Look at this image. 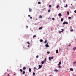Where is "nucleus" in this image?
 <instances>
[{"instance_id":"obj_51","label":"nucleus","mask_w":76,"mask_h":76,"mask_svg":"<svg viewBox=\"0 0 76 76\" xmlns=\"http://www.w3.org/2000/svg\"><path fill=\"white\" fill-rule=\"evenodd\" d=\"M36 20H37V19H36Z\"/></svg>"},{"instance_id":"obj_35","label":"nucleus","mask_w":76,"mask_h":76,"mask_svg":"<svg viewBox=\"0 0 76 76\" xmlns=\"http://www.w3.org/2000/svg\"><path fill=\"white\" fill-rule=\"evenodd\" d=\"M58 66V68H59V69H60V68H61V66Z\"/></svg>"},{"instance_id":"obj_44","label":"nucleus","mask_w":76,"mask_h":76,"mask_svg":"<svg viewBox=\"0 0 76 76\" xmlns=\"http://www.w3.org/2000/svg\"><path fill=\"white\" fill-rule=\"evenodd\" d=\"M26 28H28V26H26Z\"/></svg>"},{"instance_id":"obj_38","label":"nucleus","mask_w":76,"mask_h":76,"mask_svg":"<svg viewBox=\"0 0 76 76\" xmlns=\"http://www.w3.org/2000/svg\"><path fill=\"white\" fill-rule=\"evenodd\" d=\"M49 7H51V5H50L49 6Z\"/></svg>"},{"instance_id":"obj_8","label":"nucleus","mask_w":76,"mask_h":76,"mask_svg":"<svg viewBox=\"0 0 76 76\" xmlns=\"http://www.w3.org/2000/svg\"><path fill=\"white\" fill-rule=\"evenodd\" d=\"M34 71H35V70H37V68H36V67H34Z\"/></svg>"},{"instance_id":"obj_17","label":"nucleus","mask_w":76,"mask_h":76,"mask_svg":"<svg viewBox=\"0 0 76 76\" xmlns=\"http://www.w3.org/2000/svg\"><path fill=\"white\" fill-rule=\"evenodd\" d=\"M40 42H43V40H42V39H40Z\"/></svg>"},{"instance_id":"obj_46","label":"nucleus","mask_w":76,"mask_h":76,"mask_svg":"<svg viewBox=\"0 0 76 76\" xmlns=\"http://www.w3.org/2000/svg\"><path fill=\"white\" fill-rule=\"evenodd\" d=\"M8 76H10V75L9 74H8Z\"/></svg>"},{"instance_id":"obj_24","label":"nucleus","mask_w":76,"mask_h":76,"mask_svg":"<svg viewBox=\"0 0 76 76\" xmlns=\"http://www.w3.org/2000/svg\"><path fill=\"white\" fill-rule=\"evenodd\" d=\"M36 35H34L33 36V38H34V37H36Z\"/></svg>"},{"instance_id":"obj_33","label":"nucleus","mask_w":76,"mask_h":76,"mask_svg":"<svg viewBox=\"0 0 76 76\" xmlns=\"http://www.w3.org/2000/svg\"><path fill=\"white\" fill-rule=\"evenodd\" d=\"M27 44H30V43L29 42H27Z\"/></svg>"},{"instance_id":"obj_11","label":"nucleus","mask_w":76,"mask_h":76,"mask_svg":"<svg viewBox=\"0 0 76 76\" xmlns=\"http://www.w3.org/2000/svg\"><path fill=\"white\" fill-rule=\"evenodd\" d=\"M42 27H41L39 28V30H41V29H42Z\"/></svg>"},{"instance_id":"obj_9","label":"nucleus","mask_w":76,"mask_h":76,"mask_svg":"<svg viewBox=\"0 0 76 76\" xmlns=\"http://www.w3.org/2000/svg\"><path fill=\"white\" fill-rule=\"evenodd\" d=\"M70 70V71H72V72H73V69L72 68H71Z\"/></svg>"},{"instance_id":"obj_18","label":"nucleus","mask_w":76,"mask_h":76,"mask_svg":"<svg viewBox=\"0 0 76 76\" xmlns=\"http://www.w3.org/2000/svg\"><path fill=\"white\" fill-rule=\"evenodd\" d=\"M55 72H58V70L57 69H55L54 70Z\"/></svg>"},{"instance_id":"obj_53","label":"nucleus","mask_w":76,"mask_h":76,"mask_svg":"<svg viewBox=\"0 0 76 76\" xmlns=\"http://www.w3.org/2000/svg\"><path fill=\"white\" fill-rule=\"evenodd\" d=\"M50 19H51V18H50Z\"/></svg>"},{"instance_id":"obj_54","label":"nucleus","mask_w":76,"mask_h":76,"mask_svg":"<svg viewBox=\"0 0 76 76\" xmlns=\"http://www.w3.org/2000/svg\"><path fill=\"white\" fill-rule=\"evenodd\" d=\"M7 71H8V69L7 70Z\"/></svg>"},{"instance_id":"obj_5","label":"nucleus","mask_w":76,"mask_h":76,"mask_svg":"<svg viewBox=\"0 0 76 76\" xmlns=\"http://www.w3.org/2000/svg\"><path fill=\"white\" fill-rule=\"evenodd\" d=\"M58 16H61H61H62V15H61V13H59L58 14Z\"/></svg>"},{"instance_id":"obj_13","label":"nucleus","mask_w":76,"mask_h":76,"mask_svg":"<svg viewBox=\"0 0 76 76\" xmlns=\"http://www.w3.org/2000/svg\"><path fill=\"white\" fill-rule=\"evenodd\" d=\"M76 47L75 48H73V50H74V51H75V50H76Z\"/></svg>"},{"instance_id":"obj_27","label":"nucleus","mask_w":76,"mask_h":76,"mask_svg":"<svg viewBox=\"0 0 76 76\" xmlns=\"http://www.w3.org/2000/svg\"><path fill=\"white\" fill-rule=\"evenodd\" d=\"M68 5L67 4H66V7L64 6V7H67Z\"/></svg>"},{"instance_id":"obj_41","label":"nucleus","mask_w":76,"mask_h":76,"mask_svg":"<svg viewBox=\"0 0 76 76\" xmlns=\"http://www.w3.org/2000/svg\"><path fill=\"white\" fill-rule=\"evenodd\" d=\"M20 71L21 72H22V69H20Z\"/></svg>"},{"instance_id":"obj_15","label":"nucleus","mask_w":76,"mask_h":76,"mask_svg":"<svg viewBox=\"0 0 76 76\" xmlns=\"http://www.w3.org/2000/svg\"><path fill=\"white\" fill-rule=\"evenodd\" d=\"M44 63V61H42L41 64H43Z\"/></svg>"},{"instance_id":"obj_2","label":"nucleus","mask_w":76,"mask_h":76,"mask_svg":"<svg viewBox=\"0 0 76 76\" xmlns=\"http://www.w3.org/2000/svg\"><path fill=\"white\" fill-rule=\"evenodd\" d=\"M64 24H66V25H67V24H68V23L67 22L64 21L63 23V24L64 25Z\"/></svg>"},{"instance_id":"obj_36","label":"nucleus","mask_w":76,"mask_h":76,"mask_svg":"<svg viewBox=\"0 0 76 76\" xmlns=\"http://www.w3.org/2000/svg\"><path fill=\"white\" fill-rule=\"evenodd\" d=\"M71 32H73V29H71Z\"/></svg>"},{"instance_id":"obj_7","label":"nucleus","mask_w":76,"mask_h":76,"mask_svg":"<svg viewBox=\"0 0 76 76\" xmlns=\"http://www.w3.org/2000/svg\"><path fill=\"white\" fill-rule=\"evenodd\" d=\"M61 64V61L59 62L58 64V66H60V64Z\"/></svg>"},{"instance_id":"obj_45","label":"nucleus","mask_w":76,"mask_h":76,"mask_svg":"<svg viewBox=\"0 0 76 76\" xmlns=\"http://www.w3.org/2000/svg\"><path fill=\"white\" fill-rule=\"evenodd\" d=\"M46 9L45 8H44L43 9H42V10H45V9Z\"/></svg>"},{"instance_id":"obj_52","label":"nucleus","mask_w":76,"mask_h":76,"mask_svg":"<svg viewBox=\"0 0 76 76\" xmlns=\"http://www.w3.org/2000/svg\"><path fill=\"white\" fill-rule=\"evenodd\" d=\"M50 76H51V75H50Z\"/></svg>"},{"instance_id":"obj_50","label":"nucleus","mask_w":76,"mask_h":76,"mask_svg":"<svg viewBox=\"0 0 76 76\" xmlns=\"http://www.w3.org/2000/svg\"><path fill=\"white\" fill-rule=\"evenodd\" d=\"M14 75H15V74H14Z\"/></svg>"},{"instance_id":"obj_10","label":"nucleus","mask_w":76,"mask_h":76,"mask_svg":"<svg viewBox=\"0 0 76 76\" xmlns=\"http://www.w3.org/2000/svg\"><path fill=\"white\" fill-rule=\"evenodd\" d=\"M29 71L30 72H31L32 71V70H31V68H29Z\"/></svg>"},{"instance_id":"obj_4","label":"nucleus","mask_w":76,"mask_h":76,"mask_svg":"<svg viewBox=\"0 0 76 76\" xmlns=\"http://www.w3.org/2000/svg\"><path fill=\"white\" fill-rule=\"evenodd\" d=\"M45 47H47V48H48V47H49V45H48V43H47L45 45Z\"/></svg>"},{"instance_id":"obj_21","label":"nucleus","mask_w":76,"mask_h":76,"mask_svg":"<svg viewBox=\"0 0 76 76\" xmlns=\"http://www.w3.org/2000/svg\"><path fill=\"white\" fill-rule=\"evenodd\" d=\"M35 73H34V72H33V75L34 76H35Z\"/></svg>"},{"instance_id":"obj_22","label":"nucleus","mask_w":76,"mask_h":76,"mask_svg":"<svg viewBox=\"0 0 76 76\" xmlns=\"http://www.w3.org/2000/svg\"><path fill=\"white\" fill-rule=\"evenodd\" d=\"M59 7V5H57L56 7V8L57 9H58V7Z\"/></svg>"},{"instance_id":"obj_3","label":"nucleus","mask_w":76,"mask_h":76,"mask_svg":"<svg viewBox=\"0 0 76 76\" xmlns=\"http://www.w3.org/2000/svg\"><path fill=\"white\" fill-rule=\"evenodd\" d=\"M39 66V68H38V69H41V68H42V65H38Z\"/></svg>"},{"instance_id":"obj_34","label":"nucleus","mask_w":76,"mask_h":76,"mask_svg":"<svg viewBox=\"0 0 76 76\" xmlns=\"http://www.w3.org/2000/svg\"><path fill=\"white\" fill-rule=\"evenodd\" d=\"M47 54H50V52H48V51L47 52Z\"/></svg>"},{"instance_id":"obj_48","label":"nucleus","mask_w":76,"mask_h":76,"mask_svg":"<svg viewBox=\"0 0 76 76\" xmlns=\"http://www.w3.org/2000/svg\"><path fill=\"white\" fill-rule=\"evenodd\" d=\"M29 47V45H28V47Z\"/></svg>"},{"instance_id":"obj_39","label":"nucleus","mask_w":76,"mask_h":76,"mask_svg":"<svg viewBox=\"0 0 76 76\" xmlns=\"http://www.w3.org/2000/svg\"><path fill=\"white\" fill-rule=\"evenodd\" d=\"M68 46L69 47H70V46H71V44H69V45H68Z\"/></svg>"},{"instance_id":"obj_43","label":"nucleus","mask_w":76,"mask_h":76,"mask_svg":"<svg viewBox=\"0 0 76 76\" xmlns=\"http://www.w3.org/2000/svg\"><path fill=\"white\" fill-rule=\"evenodd\" d=\"M30 19H32V17H30Z\"/></svg>"},{"instance_id":"obj_29","label":"nucleus","mask_w":76,"mask_h":76,"mask_svg":"<svg viewBox=\"0 0 76 76\" xmlns=\"http://www.w3.org/2000/svg\"><path fill=\"white\" fill-rule=\"evenodd\" d=\"M61 30H62V31H61V32H63L64 29L62 28V29H61Z\"/></svg>"},{"instance_id":"obj_31","label":"nucleus","mask_w":76,"mask_h":76,"mask_svg":"<svg viewBox=\"0 0 76 76\" xmlns=\"http://www.w3.org/2000/svg\"><path fill=\"white\" fill-rule=\"evenodd\" d=\"M51 12V10H48V12Z\"/></svg>"},{"instance_id":"obj_20","label":"nucleus","mask_w":76,"mask_h":76,"mask_svg":"<svg viewBox=\"0 0 76 76\" xmlns=\"http://www.w3.org/2000/svg\"><path fill=\"white\" fill-rule=\"evenodd\" d=\"M61 22H63V19L61 18Z\"/></svg>"},{"instance_id":"obj_37","label":"nucleus","mask_w":76,"mask_h":76,"mask_svg":"<svg viewBox=\"0 0 76 76\" xmlns=\"http://www.w3.org/2000/svg\"><path fill=\"white\" fill-rule=\"evenodd\" d=\"M38 4H41V2H38Z\"/></svg>"},{"instance_id":"obj_42","label":"nucleus","mask_w":76,"mask_h":76,"mask_svg":"<svg viewBox=\"0 0 76 76\" xmlns=\"http://www.w3.org/2000/svg\"><path fill=\"white\" fill-rule=\"evenodd\" d=\"M74 13H76V10H75L74 11Z\"/></svg>"},{"instance_id":"obj_55","label":"nucleus","mask_w":76,"mask_h":76,"mask_svg":"<svg viewBox=\"0 0 76 76\" xmlns=\"http://www.w3.org/2000/svg\"><path fill=\"white\" fill-rule=\"evenodd\" d=\"M71 28H72V27H71Z\"/></svg>"},{"instance_id":"obj_30","label":"nucleus","mask_w":76,"mask_h":76,"mask_svg":"<svg viewBox=\"0 0 76 76\" xmlns=\"http://www.w3.org/2000/svg\"><path fill=\"white\" fill-rule=\"evenodd\" d=\"M58 50H56V53H58Z\"/></svg>"},{"instance_id":"obj_32","label":"nucleus","mask_w":76,"mask_h":76,"mask_svg":"<svg viewBox=\"0 0 76 76\" xmlns=\"http://www.w3.org/2000/svg\"><path fill=\"white\" fill-rule=\"evenodd\" d=\"M52 20H54V18H52Z\"/></svg>"},{"instance_id":"obj_28","label":"nucleus","mask_w":76,"mask_h":76,"mask_svg":"<svg viewBox=\"0 0 76 76\" xmlns=\"http://www.w3.org/2000/svg\"><path fill=\"white\" fill-rule=\"evenodd\" d=\"M68 19H71V17H69Z\"/></svg>"},{"instance_id":"obj_26","label":"nucleus","mask_w":76,"mask_h":76,"mask_svg":"<svg viewBox=\"0 0 76 76\" xmlns=\"http://www.w3.org/2000/svg\"><path fill=\"white\" fill-rule=\"evenodd\" d=\"M39 18H42V16L41 15H40L39 16Z\"/></svg>"},{"instance_id":"obj_40","label":"nucleus","mask_w":76,"mask_h":76,"mask_svg":"<svg viewBox=\"0 0 76 76\" xmlns=\"http://www.w3.org/2000/svg\"><path fill=\"white\" fill-rule=\"evenodd\" d=\"M59 34H61V31H59Z\"/></svg>"},{"instance_id":"obj_49","label":"nucleus","mask_w":76,"mask_h":76,"mask_svg":"<svg viewBox=\"0 0 76 76\" xmlns=\"http://www.w3.org/2000/svg\"><path fill=\"white\" fill-rule=\"evenodd\" d=\"M64 1V2H65V1Z\"/></svg>"},{"instance_id":"obj_1","label":"nucleus","mask_w":76,"mask_h":76,"mask_svg":"<svg viewBox=\"0 0 76 76\" xmlns=\"http://www.w3.org/2000/svg\"><path fill=\"white\" fill-rule=\"evenodd\" d=\"M54 59V57L52 56L51 57H49V59L50 60V61H51V59Z\"/></svg>"},{"instance_id":"obj_19","label":"nucleus","mask_w":76,"mask_h":76,"mask_svg":"<svg viewBox=\"0 0 76 76\" xmlns=\"http://www.w3.org/2000/svg\"><path fill=\"white\" fill-rule=\"evenodd\" d=\"M67 13L68 14V15H69V11L67 12Z\"/></svg>"},{"instance_id":"obj_14","label":"nucleus","mask_w":76,"mask_h":76,"mask_svg":"<svg viewBox=\"0 0 76 76\" xmlns=\"http://www.w3.org/2000/svg\"><path fill=\"white\" fill-rule=\"evenodd\" d=\"M47 42V41L45 40L44 42L45 44H46V43Z\"/></svg>"},{"instance_id":"obj_23","label":"nucleus","mask_w":76,"mask_h":76,"mask_svg":"<svg viewBox=\"0 0 76 76\" xmlns=\"http://www.w3.org/2000/svg\"><path fill=\"white\" fill-rule=\"evenodd\" d=\"M38 57H39V56L38 55H37L36 56V57L37 58H38Z\"/></svg>"},{"instance_id":"obj_47","label":"nucleus","mask_w":76,"mask_h":76,"mask_svg":"<svg viewBox=\"0 0 76 76\" xmlns=\"http://www.w3.org/2000/svg\"><path fill=\"white\" fill-rule=\"evenodd\" d=\"M30 16H31V15H28V17H30Z\"/></svg>"},{"instance_id":"obj_16","label":"nucleus","mask_w":76,"mask_h":76,"mask_svg":"<svg viewBox=\"0 0 76 76\" xmlns=\"http://www.w3.org/2000/svg\"><path fill=\"white\" fill-rule=\"evenodd\" d=\"M23 70H26V67H23Z\"/></svg>"},{"instance_id":"obj_6","label":"nucleus","mask_w":76,"mask_h":76,"mask_svg":"<svg viewBox=\"0 0 76 76\" xmlns=\"http://www.w3.org/2000/svg\"><path fill=\"white\" fill-rule=\"evenodd\" d=\"M29 12H32V9L29 8Z\"/></svg>"},{"instance_id":"obj_12","label":"nucleus","mask_w":76,"mask_h":76,"mask_svg":"<svg viewBox=\"0 0 76 76\" xmlns=\"http://www.w3.org/2000/svg\"><path fill=\"white\" fill-rule=\"evenodd\" d=\"M46 60H47V58H45L44 59V62H45V63H46Z\"/></svg>"},{"instance_id":"obj_25","label":"nucleus","mask_w":76,"mask_h":76,"mask_svg":"<svg viewBox=\"0 0 76 76\" xmlns=\"http://www.w3.org/2000/svg\"><path fill=\"white\" fill-rule=\"evenodd\" d=\"M23 74H25V71H24L23 72Z\"/></svg>"}]
</instances>
